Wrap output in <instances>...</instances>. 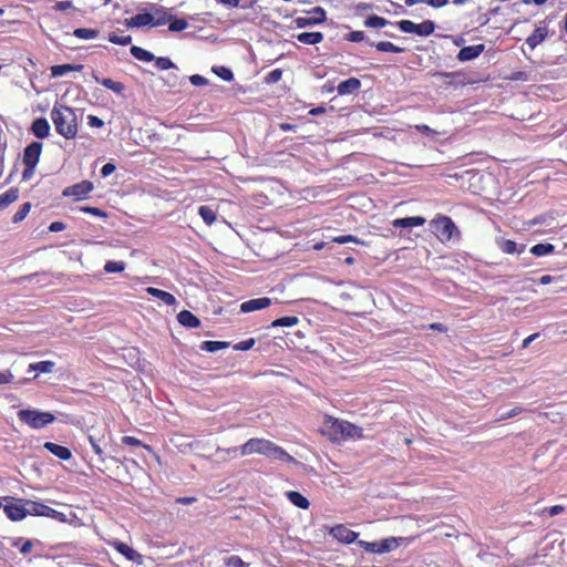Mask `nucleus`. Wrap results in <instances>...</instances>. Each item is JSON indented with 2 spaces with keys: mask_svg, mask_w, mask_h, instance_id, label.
<instances>
[{
  "mask_svg": "<svg viewBox=\"0 0 567 567\" xmlns=\"http://www.w3.org/2000/svg\"><path fill=\"white\" fill-rule=\"evenodd\" d=\"M125 269V264L123 261H107L104 266V270L106 272H121Z\"/></svg>",
  "mask_w": 567,
  "mask_h": 567,
  "instance_id": "44",
  "label": "nucleus"
},
{
  "mask_svg": "<svg viewBox=\"0 0 567 567\" xmlns=\"http://www.w3.org/2000/svg\"><path fill=\"white\" fill-rule=\"evenodd\" d=\"M326 429L329 431V434L333 440L362 436V430L359 426L333 417H329L326 421Z\"/></svg>",
  "mask_w": 567,
  "mask_h": 567,
  "instance_id": "3",
  "label": "nucleus"
},
{
  "mask_svg": "<svg viewBox=\"0 0 567 567\" xmlns=\"http://www.w3.org/2000/svg\"><path fill=\"white\" fill-rule=\"evenodd\" d=\"M18 419L32 429H41L51 424L55 417L50 412L23 409L18 412Z\"/></svg>",
  "mask_w": 567,
  "mask_h": 567,
  "instance_id": "4",
  "label": "nucleus"
},
{
  "mask_svg": "<svg viewBox=\"0 0 567 567\" xmlns=\"http://www.w3.org/2000/svg\"><path fill=\"white\" fill-rule=\"evenodd\" d=\"M154 61L159 70L176 69V65L168 58L159 56L155 58Z\"/></svg>",
  "mask_w": 567,
  "mask_h": 567,
  "instance_id": "46",
  "label": "nucleus"
},
{
  "mask_svg": "<svg viewBox=\"0 0 567 567\" xmlns=\"http://www.w3.org/2000/svg\"><path fill=\"white\" fill-rule=\"evenodd\" d=\"M47 517H51V518H54L56 520H60V522H66V515L61 513V512H58L55 509H53L52 507H47V512H45V515Z\"/></svg>",
  "mask_w": 567,
  "mask_h": 567,
  "instance_id": "51",
  "label": "nucleus"
},
{
  "mask_svg": "<svg viewBox=\"0 0 567 567\" xmlns=\"http://www.w3.org/2000/svg\"><path fill=\"white\" fill-rule=\"evenodd\" d=\"M523 411H524L523 408L515 406V408L511 409L509 411L501 412L498 414V416H497V420L498 421H503V420H507V419H511V417H515L518 414H520Z\"/></svg>",
  "mask_w": 567,
  "mask_h": 567,
  "instance_id": "45",
  "label": "nucleus"
},
{
  "mask_svg": "<svg viewBox=\"0 0 567 567\" xmlns=\"http://www.w3.org/2000/svg\"><path fill=\"white\" fill-rule=\"evenodd\" d=\"M54 367L53 361H40L37 363H31L29 365V371H37L41 373H51Z\"/></svg>",
  "mask_w": 567,
  "mask_h": 567,
  "instance_id": "33",
  "label": "nucleus"
},
{
  "mask_svg": "<svg viewBox=\"0 0 567 567\" xmlns=\"http://www.w3.org/2000/svg\"><path fill=\"white\" fill-rule=\"evenodd\" d=\"M398 27L405 33H414L415 23L410 20H401L398 22Z\"/></svg>",
  "mask_w": 567,
  "mask_h": 567,
  "instance_id": "52",
  "label": "nucleus"
},
{
  "mask_svg": "<svg viewBox=\"0 0 567 567\" xmlns=\"http://www.w3.org/2000/svg\"><path fill=\"white\" fill-rule=\"evenodd\" d=\"M81 210L84 212V213H89L91 215H94V216H99V217H105L106 216V214L103 210H101L100 208H97V207L85 206V207H82Z\"/></svg>",
  "mask_w": 567,
  "mask_h": 567,
  "instance_id": "56",
  "label": "nucleus"
},
{
  "mask_svg": "<svg viewBox=\"0 0 567 567\" xmlns=\"http://www.w3.org/2000/svg\"><path fill=\"white\" fill-rule=\"evenodd\" d=\"M259 454L266 457L280 460L288 463H295L296 460L289 455L282 447L276 445L266 439H249L245 444L240 446V455Z\"/></svg>",
  "mask_w": 567,
  "mask_h": 567,
  "instance_id": "1",
  "label": "nucleus"
},
{
  "mask_svg": "<svg viewBox=\"0 0 567 567\" xmlns=\"http://www.w3.org/2000/svg\"><path fill=\"white\" fill-rule=\"evenodd\" d=\"M27 506V515H35V516H44L47 512V505L28 501L25 503Z\"/></svg>",
  "mask_w": 567,
  "mask_h": 567,
  "instance_id": "30",
  "label": "nucleus"
},
{
  "mask_svg": "<svg viewBox=\"0 0 567 567\" xmlns=\"http://www.w3.org/2000/svg\"><path fill=\"white\" fill-rule=\"evenodd\" d=\"M358 545L367 551L382 554L380 542L359 540Z\"/></svg>",
  "mask_w": 567,
  "mask_h": 567,
  "instance_id": "41",
  "label": "nucleus"
},
{
  "mask_svg": "<svg viewBox=\"0 0 567 567\" xmlns=\"http://www.w3.org/2000/svg\"><path fill=\"white\" fill-rule=\"evenodd\" d=\"M484 50H485L484 44L465 47L460 50V52L457 54V60L461 62L474 60L477 56H480V54L483 53Z\"/></svg>",
  "mask_w": 567,
  "mask_h": 567,
  "instance_id": "12",
  "label": "nucleus"
},
{
  "mask_svg": "<svg viewBox=\"0 0 567 567\" xmlns=\"http://www.w3.org/2000/svg\"><path fill=\"white\" fill-rule=\"evenodd\" d=\"M130 51H131V54L140 61L151 62V61L155 60V56L153 53H151L150 51H147L141 47L133 45V47H131Z\"/></svg>",
  "mask_w": 567,
  "mask_h": 567,
  "instance_id": "27",
  "label": "nucleus"
},
{
  "mask_svg": "<svg viewBox=\"0 0 567 567\" xmlns=\"http://www.w3.org/2000/svg\"><path fill=\"white\" fill-rule=\"evenodd\" d=\"M73 34L79 38V39H84V40H89V39H94L97 37L99 34V31L95 30V29H87V28H79V29H75Z\"/></svg>",
  "mask_w": 567,
  "mask_h": 567,
  "instance_id": "37",
  "label": "nucleus"
},
{
  "mask_svg": "<svg viewBox=\"0 0 567 567\" xmlns=\"http://www.w3.org/2000/svg\"><path fill=\"white\" fill-rule=\"evenodd\" d=\"M310 17H298L295 19V23L298 28H307L311 25H316L326 21L327 16L326 11L321 7H316L312 10L308 11Z\"/></svg>",
  "mask_w": 567,
  "mask_h": 567,
  "instance_id": "6",
  "label": "nucleus"
},
{
  "mask_svg": "<svg viewBox=\"0 0 567 567\" xmlns=\"http://www.w3.org/2000/svg\"><path fill=\"white\" fill-rule=\"evenodd\" d=\"M146 292L148 295L162 300L165 305L172 306V305L176 303V298L167 291H164V290H161V289H157L154 287H147Z\"/></svg>",
  "mask_w": 567,
  "mask_h": 567,
  "instance_id": "19",
  "label": "nucleus"
},
{
  "mask_svg": "<svg viewBox=\"0 0 567 567\" xmlns=\"http://www.w3.org/2000/svg\"><path fill=\"white\" fill-rule=\"evenodd\" d=\"M298 323L297 317H282L272 321V327H292Z\"/></svg>",
  "mask_w": 567,
  "mask_h": 567,
  "instance_id": "40",
  "label": "nucleus"
},
{
  "mask_svg": "<svg viewBox=\"0 0 567 567\" xmlns=\"http://www.w3.org/2000/svg\"><path fill=\"white\" fill-rule=\"evenodd\" d=\"M31 131L38 138H45L50 134V124L43 117L37 118L32 123Z\"/></svg>",
  "mask_w": 567,
  "mask_h": 567,
  "instance_id": "17",
  "label": "nucleus"
},
{
  "mask_svg": "<svg viewBox=\"0 0 567 567\" xmlns=\"http://www.w3.org/2000/svg\"><path fill=\"white\" fill-rule=\"evenodd\" d=\"M198 214L207 225H212L216 220V213L209 206H200Z\"/></svg>",
  "mask_w": 567,
  "mask_h": 567,
  "instance_id": "34",
  "label": "nucleus"
},
{
  "mask_svg": "<svg viewBox=\"0 0 567 567\" xmlns=\"http://www.w3.org/2000/svg\"><path fill=\"white\" fill-rule=\"evenodd\" d=\"M116 167L114 164L112 163H106L103 165L102 169H101V174L103 177H107L110 176L111 174H113L115 172Z\"/></svg>",
  "mask_w": 567,
  "mask_h": 567,
  "instance_id": "61",
  "label": "nucleus"
},
{
  "mask_svg": "<svg viewBox=\"0 0 567 567\" xmlns=\"http://www.w3.org/2000/svg\"><path fill=\"white\" fill-rule=\"evenodd\" d=\"M95 82L101 83L104 87L115 92L116 94H122L125 86L121 82L113 81L112 79H102L100 80L96 75H93Z\"/></svg>",
  "mask_w": 567,
  "mask_h": 567,
  "instance_id": "24",
  "label": "nucleus"
},
{
  "mask_svg": "<svg viewBox=\"0 0 567 567\" xmlns=\"http://www.w3.org/2000/svg\"><path fill=\"white\" fill-rule=\"evenodd\" d=\"M93 184L89 181H82L73 186L66 187L63 190V196L74 197L75 200L84 199L92 190Z\"/></svg>",
  "mask_w": 567,
  "mask_h": 567,
  "instance_id": "7",
  "label": "nucleus"
},
{
  "mask_svg": "<svg viewBox=\"0 0 567 567\" xmlns=\"http://www.w3.org/2000/svg\"><path fill=\"white\" fill-rule=\"evenodd\" d=\"M122 443L125 445H132V446H144L145 449L150 450L148 445H144L138 439L134 436H123Z\"/></svg>",
  "mask_w": 567,
  "mask_h": 567,
  "instance_id": "53",
  "label": "nucleus"
},
{
  "mask_svg": "<svg viewBox=\"0 0 567 567\" xmlns=\"http://www.w3.org/2000/svg\"><path fill=\"white\" fill-rule=\"evenodd\" d=\"M360 87V80L357 78H350L339 83L337 91L340 95H347L357 92Z\"/></svg>",
  "mask_w": 567,
  "mask_h": 567,
  "instance_id": "15",
  "label": "nucleus"
},
{
  "mask_svg": "<svg viewBox=\"0 0 567 567\" xmlns=\"http://www.w3.org/2000/svg\"><path fill=\"white\" fill-rule=\"evenodd\" d=\"M555 246L551 244H537L530 248L534 256L542 257L554 252Z\"/></svg>",
  "mask_w": 567,
  "mask_h": 567,
  "instance_id": "32",
  "label": "nucleus"
},
{
  "mask_svg": "<svg viewBox=\"0 0 567 567\" xmlns=\"http://www.w3.org/2000/svg\"><path fill=\"white\" fill-rule=\"evenodd\" d=\"M14 379V375L10 371L0 372V385L11 383Z\"/></svg>",
  "mask_w": 567,
  "mask_h": 567,
  "instance_id": "62",
  "label": "nucleus"
},
{
  "mask_svg": "<svg viewBox=\"0 0 567 567\" xmlns=\"http://www.w3.org/2000/svg\"><path fill=\"white\" fill-rule=\"evenodd\" d=\"M225 564L228 567H248L249 566L239 556H236V555L229 556L226 559Z\"/></svg>",
  "mask_w": 567,
  "mask_h": 567,
  "instance_id": "48",
  "label": "nucleus"
},
{
  "mask_svg": "<svg viewBox=\"0 0 567 567\" xmlns=\"http://www.w3.org/2000/svg\"><path fill=\"white\" fill-rule=\"evenodd\" d=\"M42 151V144L39 142H32L24 148L23 164L24 166L35 167Z\"/></svg>",
  "mask_w": 567,
  "mask_h": 567,
  "instance_id": "8",
  "label": "nucleus"
},
{
  "mask_svg": "<svg viewBox=\"0 0 567 567\" xmlns=\"http://www.w3.org/2000/svg\"><path fill=\"white\" fill-rule=\"evenodd\" d=\"M4 513L7 516L14 522L21 520L27 516V506L25 504H7L4 507Z\"/></svg>",
  "mask_w": 567,
  "mask_h": 567,
  "instance_id": "13",
  "label": "nucleus"
},
{
  "mask_svg": "<svg viewBox=\"0 0 567 567\" xmlns=\"http://www.w3.org/2000/svg\"><path fill=\"white\" fill-rule=\"evenodd\" d=\"M72 1L65 0V1H58L55 4V9L59 11H65L70 8H72Z\"/></svg>",
  "mask_w": 567,
  "mask_h": 567,
  "instance_id": "64",
  "label": "nucleus"
},
{
  "mask_svg": "<svg viewBox=\"0 0 567 567\" xmlns=\"http://www.w3.org/2000/svg\"><path fill=\"white\" fill-rule=\"evenodd\" d=\"M330 535L344 544H351L357 540L358 533L349 529L344 525H337L330 529Z\"/></svg>",
  "mask_w": 567,
  "mask_h": 567,
  "instance_id": "9",
  "label": "nucleus"
},
{
  "mask_svg": "<svg viewBox=\"0 0 567 567\" xmlns=\"http://www.w3.org/2000/svg\"><path fill=\"white\" fill-rule=\"evenodd\" d=\"M271 303H272V300L268 297L250 299V300L244 301L240 305V311L244 313H248V312L265 309V308L269 307Z\"/></svg>",
  "mask_w": 567,
  "mask_h": 567,
  "instance_id": "10",
  "label": "nucleus"
},
{
  "mask_svg": "<svg viewBox=\"0 0 567 567\" xmlns=\"http://www.w3.org/2000/svg\"><path fill=\"white\" fill-rule=\"evenodd\" d=\"M497 247L505 254H520L525 249V245L522 246L519 250L516 249V243L511 239L497 238L496 239Z\"/></svg>",
  "mask_w": 567,
  "mask_h": 567,
  "instance_id": "22",
  "label": "nucleus"
},
{
  "mask_svg": "<svg viewBox=\"0 0 567 567\" xmlns=\"http://www.w3.org/2000/svg\"><path fill=\"white\" fill-rule=\"evenodd\" d=\"M228 342L224 341H204L200 344V350L207 351V352H217L223 349L228 348Z\"/></svg>",
  "mask_w": 567,
  "mask_h": 567,
  "instance_id": "31",
  "label": "nucleus"
},
{
  "mask_svg": "<svg viewBox=\"0 0 567 567\" xmlns=\"http://www.w3.org/2000/svg\"><path fill=\"white\" fill-rule=\"evenodd\" d=\"M51 120L55 131L66 140H72L78 134V117L72 107L55 104L51 110Z\"/></svg>",
  "mask_w": 567,
  "mask_h": 567,
  "instance_id": "2",
  "label": "nucleus"
},
{
  "mask_svg": "<svg viewBox=\"0 0 567 567\" xmlns=\"http://www.w3.org/2000/svg\"><path fill=\"white\" fill-rule=\"evenodd\" d=\"M168 20H169V25H168L169 31L179 32V31L185 30L188 27L187 21L184 19H176L171 16L168 18Z\"/></svg>",
  "mask_w": 567,
  "mask_h": 567,
  "instance_id": "39",
  "label": "nucleus"
},
{
  "mask_svg": "<svg viewBox=\"0 0 567 567\" xmlns=\"http://www.w3.org/2000/svg\"><path fill=\"white\" fill-rule=\"evenodd\" d=\"M87 124L91 126V127H102L104 125V122L95 116V115H89L87 116Z\"/></svg>",
  "mask_w": 567,
  "mask_h": 567,
  "instance_id": "60",
  "label": "nucleus"
},
{
  "mask_svg": "<svg viewBox=\"0 0 567 567\" xmlns=\"http://www.w3.org/2000/svg\"><path fill=\"white\" fill-rule=\"evenodd\" d=\"M19 197V189L11 187L0 195V209L6 208Z\"/></svg>",
  "mask_w": 567,
  "mask_h": 567,
  "instance_id": "23",
  "label": "nucleus"
},
{
  "mask_svg": "<svg viewBox=\"0 0 567 567\" xmlns=\"http://www.w3.org/2000/svg\"><path fill=\"white\" fill-rule=\"evenodd\" d=\"M563 280V277L561 276H558V277H553V276H549V275H544L539 278V284L540 285H549L551 282H557V281H561Z\"/></svg>",
  "mask_w": 567,
  "mask_h": 567,
  "instance_id": "57",
  "label": "nucleus"
},
{
  "mask_svg": "<svg viewBox=\"0 0 567 567\" xmlns=\"http://www.w3.org/2000/svg\"><path fill=\"white\" fill-rule=\"evenodd\" d=\"M432 224L434 225L436 236L441 241L451 240L454 233H457L455 224L447 216H440L432 220Z\"/></svg>",
  "mask_w": 567,
  "mask_h": 567,
  "instance_id": "5",
  "label": "nucleus"
},
{
  "mask_svg": "<svg viewBox=\"0 0 567 567\" xmlns=\"http://www.w3.org/2000/svg\"><path fill=\"white\" fill-rule=\"evenodd\" d=\"M114 548L122 554L126 559L134 561L138 565L143 564V556L135 549L122 542H115Z\"/></svg>",
  "mask_w": 567,
  "mask_h": 567,
  "instance_id": "11",
  "label": "nucleus"
},
{
  "mask_svg": "<svg viewBox=\"0 0 567 567\" xmlns=\"http://www.w3.org/2000/svg\"><path fill=\"white\" fill-rule=\"evenodd\" d=\"M177 320L182 326L188 328H197L200 324L199 319L188 310H183L178 313Z\"/></svg>",
  "mask_w": 567,
  "mask_h": 567,
  "instance_id": "20",
  "label": "nucleus"
},
{
  "mask_svg": "<svg viewBox=\"0 0 567 567\" xmlns=\"http://www.w3.org/2000/svg\"><path fill=\"white\" fill-rule=\"evenodd\" d=\"M255 344V339H248V340H244L237 344L234 346V349L235 350H239V351H247L249 349H251Z\"/></svg>",
  "mask_w": 567,
  "mask_h": 567,
  "instance_id": "54",
  "label": "nucleus"
},
{
  "mask_svg": "<svg viewBox=\"0 0 567 567\" xmlns=\"http://www.w3.org/2000/svg\"><path fill=\"white\" fill-rule=\"evenodd\" d=\"M189 81L193 85L195 86H202V85H205L207 84V79L202 76V75H198V74H194L189 78Z\"/></svg>",
  "mask_w": 567,
  "mask_h": 567,
  "instance_id": "58",
  "label": "nucleus"
},
{
  "mask_svg": "<svg viewBox=\"0 0 567 567\" xmlns=\"http://www.w3.org/2000/svg\"><path fill=\"white\" fill-rule=\"evenodd\" d=\"M287 498L297 507L307 509L310 505L309 501L302 496L299 492L290 491L287 492Z\"/></svg>",
  "mask_w": 567,
  "mask_h": 567,
  "instance_id": "25",
  "label": "nucleus"
},
{
  "mask_svg": "<svg viewBox=\"0 0 567 567\" xmlns=\"http://www.w3.org/2000/svg\"><path fill=\"white\" fill-rule=\"evenodd\" d=\"M409 223V228L417 227L425 224V218L421 216L406 217Z\"/></svg>",
  "mask_w": 567,
  "mask_h": 567,
  "instance_id": "55",
  "label": "nucleus"
},
{
  "mask_svg": "<svg viewBox=\"0 0 567 567\" xmlns=\"http://www.w3.org/2000/svg\"><path fill=\"white\" fill-rule=\"evenodd\" d=\"M435 24L431 20H425L421 23H415L414 33L421 37H429L434 32Z\"/></svg>",
  "mask_w": 567,
  "mask_h": 567,
  "instance_id": "26",
  "label": "nucleus"
},
{
  "mask_svg": "<svg viewBox=\"0 0 567 567\" xmlns=\"http://www.w3.org/2000/svg\"><path fill=\"white\" fill-rule=\"evenodd\" d=\"M154 17L151 13H140L125 20L127 28H141L153 23Z\"/></svg>",
  "mask_w": 567,
  "mask_h": 567,
  "instance_id": "14",
  "label": "nucleus"
},
{
  "mask_svg": "<svg viewBox=\"0 0 567 567\" xmlns=\"http://www.w3.org/2000/svg\"><path fill=\"white\" fill-rule=\"evenodd\" d=\"M331 241L340 244V245L348 244V243H355V244L361 243L357 237H354L352 235L337 236V237H333Z\"/></svg>",
  "mask_w": 567,
  "mask_h": 567,
  "instance_id": "50",
  "label": "nucleus"
},
{
  "mask_svg": "<svg viewBox=\"0 0 567 567\" xmlns=\"http://www.w3.org/2000/svg\"><path fill=\"white\" fill-rule=\"evenodd\" d=\"M89 442H90L94 453L97 455L99 460L100 461H104L103 450H102V446H101V440L100 439H95L93 435H89Z\"/></svg>",
  "mask_w": 567,
  "mask_h": 567,
  "instance_id": "43",
  "label": "nucleus"
},
{
  "mask_svg": "<svg viewBox=\"0 0 567 567\" xmlns=\"http://www.w3.org/2000/svg\"><path fill=\"white\" fill-rule=\"evenodd\" d=\"M65 229V225L62 221H53L49 226V230L52 233L62 231Z\"/></svg>",
  "mask_w": 567,
  "mask_h": 567,
  "instance_id": "63",
  "label": "nucleus"
},
{
  "mask_svg": "<svg viewBox=\"0 0 567 567\" xmlns=\"http://www.w3.org/2000/svg\"><path fill=\"white\" fill-rule=\"evenodd\" d=\"M213 72L217 74L224 81H231L234 79L233 72L226 66L213 68Z\"/></svg>",
  "mask_w": 567,
  "mask_h": 567,
  "instance_id": "42",
  "label": "nucleus"
},
{
  "mask_svg": "<svg viewBox=\"0 0 567 567\" xmlns=\"http://www.w3.org/2000/svg\"><path fill=\"white\" fill-rule=\"evenodd\" d=\"M82 65H72V64H60V65H53L51 68V75L54 78L63 76L66 73L74 71V70H81Z\"/></svg>",
  "mask_w": 567,
  "mask_h": 567,
  "instance_id": "29",
  "label": "nucleus"
},
{
  "mask_svg": "<svg viewBox=\"0 0 567 567\" xmlns=\"http://www.w3.org/2000/svg\"><path fill=\"white\" fill-rule=\"evenodd\" d=\"M548 34L546 27H538L535 31L526 39V43L530 49L536 48L543 42Z\"/></svg>",
  "mask_w": 567,
  "mask_h": 567,
  "instance_id": "18",
  "label": "nucleus"
},
{
  "mask_svg": "<svg viewBox=\"0 0 567 567\" xmlns=\"http://www.w3.org/2000/svg\"><path fill=\"white\" fill-rule=\"evenodd\" d=\"M216 454L219 455V457L224 461L235 458L238 454H240V446L239 447H229V449H221L218 447L216 450Z\"/></svg>",
  "mask_w": 567,
  "mask_h": 567,
  "instance_id": "35",
  "label": "nucleus"
},
{
  "mask_svg": "<svg viewBox=\"0 0 567 567\" xmlns=\"http://www.w3.org/2000/svg\"><path fill=\"white\" fill-rule=\"evenodd\" d=\"M109 40H110V42H112L114 44L127 45L132 42V37L131 35L118 37L116 34L112 33V34H110Z\"/></svg>",
  "mask_w": 567,
  "mask_h": 567,
  "instance_id": "49",
  "label": "nucleus"
},
{
  "mask_svg": "<svg viewBox=\"0 0 567 567\" xmlns=\"http://www.w3.org/2000/svg\"><path fill=\"white\" fill-rule=\"evenodd\" d=\"M297 40L303 44H318L323 40L321 32H302L297 35Z\"/></svg>",
  "mask_w": 567,
  "mask_h": 567,
  "instance_id": "21",
  "label": "nucleus"
},
{
  "mask_svg": "<svg viewBox=\"0 0 567 567\" xmlns=\"http://www.w3.org/2000/svg\"><path fill=\"white\" fill-rule=\"evenodd\" d=\"M403 540H404V538H402V537H390V538L382 539L380 542L382 554L390 553V551L394 550L395 548H398L400 546V544Z\"/></svg>",
  "mask_w": 567,
  "mask_h": 567,
  "instance_id": "28",
  "label": "nucleus"
},
{
  "mask_svg": "<svg viewBox=\"0 0 567 567\" xmlns=\"http://www.w3.org/2000/svg\"><path fill=\"white\" fill-rule=\"evenodd\" d=\"M31 205L29 203L23 204L20 209L13 215V221L19 223L25 218L29 214Z\"/></svg>",
  "mask_w": 567,
  "mask_h": 567,
  "instance_id": "47",
  "label": "nucleus"
},
{
  "mask_svg": "<svg viewBox=\"0 0 567 567\" xmlns=\"http://www.w3.org/2000/svg\"><path fill=\"white\" fill-rule=\"evenodd\" d=\"M347 39L352 42H361L364 40V32L363 31H352L349 33Z\"/></svg>",
  "mask_w": 567,
  "mask_h": 567,
  "instance_id": "59",
  "label": "nucleus"
},
{
  "mask_svg": "<svg viewBox=\"0 0 567 567\" xmlns=\"http://www.w3.org/2000/svg\"><path fill=\"white\" fill-rule=\"evenodd\" d=\"M43 447L60 460L68 461L72 457L71 451L65 446L52 442H47L44 443Z\"/></svg>",
  "mask_w": 567,
  "mask_h": 567,
  "instance_id": "16",
  "label": "nucleus"
},
{
  "mask_svg": "<svg viewBox=\"0 0 567 567\" xmlns=\"http://www.w3.org/2000/svg\"><path fill=\"white\" fill-rule=\"evenodd\" d=\"M375 48L380 52H393V53H400L403 52V48L394 45L392 42L389 41H381L375 44Z\"/></svg>",
  "mask_w": 567,
  "mask_h": 567,
  "instance_id": "38",
  "label": "nucleus"
},
{
  "mask_svg": "<svg viewBox=\"0 0 567 567\" xmlns=\"http://www.w3.org/2000/svg\"><path fill=\"white\" fill-rule=\"evenodd\" d=\"M390 22L386 19L379 16H371L364 21V24L367 27L375 29L384 28Z\"/></svg>",
  "mask_w": 567,
  "mask_h": 567,
  "instance_id": "36",
  "label": "nucleus"
}]
</instances>
